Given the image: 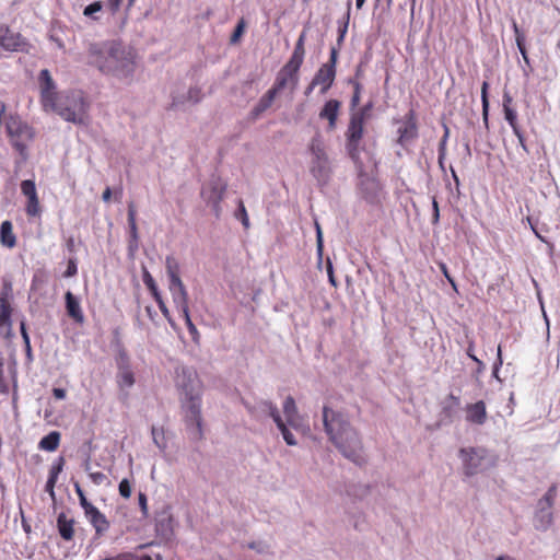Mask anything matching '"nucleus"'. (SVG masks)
Returning <instances> with one entry per match:
<instances>
[{
  "label": "nucleus",
  "mask_w": 560,
  "mask_h": 560,
  "mask_svg": "<svg viewBox=\"0 0 560 560\" xmlns=\"http://www.w3.org/2000/svg\"><path fill=\"white\" fill-rule=\"evenodd\" d=\"M107 42L92 43L88 48V61L96 67V60H106Z\"/></svg>",
  "instance_id": "obj_26"
},
{
  "label": "nucleus",
  "mask_w": 560,
  "mask_h": 560,
  "mask_svg": "<svg viewBox=\"0 0 560 560\" xmlns=\"http://www.w3.org/2000/svg\"><path fill=\"white\" fill-rule=\"evenodd\" d=\"M142 280L145 287L155 283V280L153 279L152 275L147 269L143 270Z\"/></svg>",
  "instance_id": "obj_60"
},
{
  "label": "nucleus",
  "mask_w": 560,
  "mask_h": 560,
  "mask_svg": "<svg viewBox=\"0 0 560 560\" xmlns=\"http://www.w3.org/2000/svg\"><path fill=\"white\" fill-rule=\"evenodd\" d=\"M463 470L467 477L475 476L483 470L487 451L482 447H463L459 450Z\"/></svg>",
  "instance_id": "obj_10"
},
{
  "label": "nucleus",
  "mask_w": 560,
  "mask_h": 560,
  "mask_svg": "<svg viewBox=\"0 0 560 560\" xmlns=\"http://www.w3.org/2000/svg\"><path fill=\"white\" fill-rule=\"evenodd\" d=\"M74 490L79 497L80 505L84 510L85 516L90 515L94 510L97 509L86 499L85 493L79 482H74Z\"/></svg>",
  "instance_id": "obj_34"
},
{
  "label": "nucleus",
  "mask_w": 560,
  "mask_h": 560,
  "mask_svg": "<svg viewBox=\"0 0 560 560\" xmlns=\"http://www.w3.org/2000/svg\"><path fill=\"white\" fill-rule=\"evenodd\" d=\"M11 293V283L4 282L3 288L0 292V334L5 339H10L13 336L11 319L13 307L10 303Z\"/></svg>",
  "instance_id": "obj_11"
},
{
  "label": "nucleus",
  "mask_w": 560,
  "mask_h": 560,
  "mask_svg": "<svg viewBox=\"0 0 560 560\" xmlns=\"http://www.w3.org/2000/svg\"><path fill=\"white\" fill-rule=\"evenodd\" d=\"M513 133L516 136V138L518 140V143L522 147V149L525 152H528V149H527V145H526V141H525V137H524L523 131L521 130V127L516 128V130H513Z\"/></svg>",
  "instance_id": "obj_56"
},
{
  "label": "nucleus",
  "mask_w": 560,
  "mask_h": 560,
  "mask_svg": "<svg viewBox=\"0 0 560 560\" xmlns=\"http://www.w3.org/2000/svg\"><path fill=\"white\" fill-rule=\"evenodd\" d=\"M512 103H513V97L511 96V94L509 92L505 91L503 93V112H504V117H505V120L511 126L512 130H516V128H518L520 126H518V122H517V113L512 107Z\"/></svg>",
  "instance_id": "obj_25"
},
{
  "label": "nucleus",
  "mask_w": 560,
  "mask_h": 560,
  "mask_svg": "<svg viewBox=\"0 0 560 560\" xmlns=\"http://www.w3.org/2000/svg\"><path fill=\"white\" fill-rule=\"evenodd\" d=\"M448 137H450V128L447 127V125H444V135L439 143V159H438L439 165L442 170L444 168V161L446 158V145H447Z\"/></svg>",
  "instance_id": "obj_36"
},
{
  "label": "nucleus",
  "mask_w": 560,
  "mask_h": 560,
  "mask_svg": "<svg viewBox=\"0 0 560 560\" xmlns=\"http://www.w3.org/2000/svg\"><path fill=\"white\" fill-rule=\"evenodd\" d=\"M557 495V486L552 485L548 491L545 493L544 498L540 500V504L545 503L547 509H551L553 505L555 498Z\"/></svg>",
  "instance_id": "obj_43"
},
{
  "label": "nucleus",
  "mask_w": 560,
  "mask_h": 560,
  "mask_svg": "<svg viewBox=\"0 0 560 560\" xmlns=\"http://www.w3.org/2000/svg\"><path fill=\"white\" fill-rule=\"evenodd\" d=\"M40 88V104L45 112H49L54 107V102L61 95L56 92V84L47 69H43L38 75Z\"/></svg>",
  "instance_id": "obj_14"
},
{
  "label": "nucleus",
  "mask_w": 560,
  "mask_h": 560,
  "mask_svg": "<svg viewBox=\"0 0 560 560\" xmlns=\"http://www.w3.org/2000/svg\"><path fill=\"white\" fill-rule=\"evenodd\" d=\"M235 217H236V219L241 220L245 230H247L249 228V218H248L246 208L244 206V202L241 199L238 200V208L235 212Z\"/></svg>",
  "instance_id": "obj_41"
},
{
  "label": "nucleus",
  "mask_w": 560,
  "mask_h": 560,
  "mask_svg": "<svg viewBox=\"0 0 560 560\" xmlns=\"http://www.w3.org/2000/svg\"><path fill=\"white\" fill-rule=\"evenodd\" d=\"M156 304H158V306H159V308H160L161 313L163 314V316L167 319V322H168L172 326H174L173 318H172V316H171L170 310L167 308V306H166V304H165L164 300H163V299L159 300V301L156 302Z\"/></svg>",
  "instance_id": "obj_51"
},
{
  "label": "nucleus",
  "mask_w": 560,
  "mask_h": 560,
  "mask_svg": "<svg viewBox=\"0 0 560 560\" xmlns=\"http://www.w3.org/2000/svg\"><path fill=\"white\" fill-rule=\"evenodd\" d=\"M323 423L329 440L341 454L353 463L361 465L364 462L362 440L348 418L343 413L325 406L323 408Z\"/></svg>",
  "instance_id": "obj_1"
},
{
  "label": "nucleus",
  "mask_w": 560,
  "mask_h": 560,
  "mask_svg": "<svg viewBox=\"0 0 560 560\" xmlns=\"http://www.w3.org/2000/svg\"><path fill=\"white\" fill-rule=\"evenodd\" d=\"M103 8V4L101 1H95L88 7L84 8L83 14L88 18H92L93 20H97V16H94L96 12H100Z\"/></svg>",
  "instance_id": "obj_44"
},
{
  "label": "nucleus",
  "mask_w": 560,
  "mask_h": 560,
  "mask_svg": "<svg viewBox=\"0 0 560 560\" xmlns=\"http://www.w3.org/2000/svg\"><path fill=\"white\" fill-rule=\"evenodd\" d=\"M89 477H90L91 481L96 486H100L107 480L106 475L102 471L90 472Z\"/></svg>",
  "instance_id": "obj_49"
},
{
  "label": "nucleus",
  "mask_w": 560,
  "mask_h": 560,
  "mask_svg": "<svg viewBox=\"0 0 560 560\" xmlns=\"http://www.w3.org/2000/svg\"><path fill=\"white\" fill-rule=\"evenodd\" d=\"M488 89H489V83L487 81H485L481 85V102H482V119H483L486 128H488V124H489Z\"/></svg>",
  "instance_id": "obj_37"
},
{
  "label": "nucleus",
  "mask_w": 560,
  "mask_h": 560,
  "mask_svg": "<svg viewBox=\"0 0 560 560\" xmlns=\"http://www.w3.org/2000/svg\"><path fill=\"white\" fill-rule=\"evenodd\" d=\"M278 93L273 89H269L258 101L257 105L253 108L252 114L258 117L266 112L273 103Z\"/></svg>",
  "instance_id": "obj_27"
},
{
  "label": "nucleus",
  "mask_w": 560,
  "mask_h": 560,
  "mask_svg": "<svg viewBox=\"0 0 560 560\" xmlns=\"http://www.w3.org/2000/svg\"><path fill=\"white\" fill-rule=\"evenodd\" d=\"M0 46L8 51L28 52L30 43L20 33L13 32L8 25L0 24Z\"/></svg>",
  "instance_id": "obj_13"
},
{
  "label": "nucleus",
  "mask_w": 560,
  "mask_h": 560,
  "mask_svg": "<svg viewBox=\"0 0 560 560\" xmlns=\"http://www.w3.org/2000/svg\"><path fill=\"white\" fill-rule=\"evenodd\" d=\"M66 299V308L68 315L78 324H83L84 315L80 306V302L78 299L68 291L65 295Z\"/></svg>",
  "instance_id": "obj_22"
},
{
  "label": "nucleus",
  "mask_w": 560,
  "mask_h": 560,
  "mask_svg": "<svg viewBox=\"0 0 560 560\" xmlns=\"http://www.w3.org/2000/svg\"><path fill=\"white\" fill-rule=\"evenodd\" d=\"M20 330H21V335L23 337V340H24L26 347L30 348V337H28V334L26 331V326H25L24 322H21Z\"/></svg>",
  "instance_id": "obj_62"
},
{
  "label": "nucleus",
  "mask_w": 560,
  "mask_h": 560,
  "mask_svg": "<svg viewBox=\"0 0 560 560\" xmlns=\"http://www.w3.org/2000/svg\"><path fill=\"white\" fill-rule=\"evenodd\" d=\"M350 10H351V0L348 1L346 22H345L343 26L339 28V37H338L339 43H341L343 40V37L347 33L348 23H349V19H350Z\"/></svg>",
  "instance_id": "obj_50"
},
{
  "label": "nucleus",
  "mask_w": 560,
  "mask_h": 560,
  "mask_svg": "<svg viewBox=\"0 0 560 560\" xmlns=\"http://www.w3.org/2000/svg\"><path fill=\"white\" fill-rule=\"evenodd\" d=\"M147 289L150 291L152 298L154 299L155 302H158L159 300L163 299L162 298V294L156 285V283H153L149 287H147Z\"/></svg>",
  "instance_id": "obj_58"
},
{
  "label": "nucleus",
  "mask_w": 560,
  "mask_h": 560,
  "mask_svg": "<svg viewBox=\"0 0 560 560\" xmlns=\"http://www.w3.org/2000/svg\"><path fill=\"white\" fill-rule=\"evenodd\" d=\"M466 420L469 423L481 425L487 421V408L483 400L468 404L465 408Z\"/></svg>",
  "instance_id": "obj_19"
},
{
  "label": "nucleus",
  "mask_w": 560,
  "mask_h": 560,
  "mask_svg": "<svg viewBox=\"0 0 560 560\" xmlns=\"http://www.w3.org/2000/svg\"><path fill=\"white\" fill-rule=\"evenodd\" d=\"M88 103L81 91H72L61 94L49 112L57 113L61 118L73 124H86Z\"/></svg>",
  "instance_id": "obj_4"
},
{
  "label": "nucleus",
  "mask_w": 560,
  "mask_h": 560,
  "mask_svg": "<svg viewBox=\"0 0 560 560\" xmlns=\"http://www.w3.org/2000/svg\"><path fill=\"white\" fill-rule=\"evenodd\" d=\"M165 267L170 280L180 277V266L178 260L174 256H166Z\"/></svg>",
  "instance_id": "obj_35"
},
{
  "label": "nucleus",
  "mask_w": 560,
  "mask_h": 560,
  "mask_svg": "<svg viewBox=\"0 0 560 560\" xmlns=\"http://www.w3.org/2000/svg\"><path fill=\"white\" fill-rule=\"evenodd\" d=\"M327 273H328L329 282L331 283V285L337 287V281L334 276V268H332L330 260L327 261Z\"/></svg>",
  "instance_id": "obj_61"
},
{
  "label": "nucleus",
  "mask_w": 560,
  "mask_h": 560,
  "mask_svg": "<svg viewBox=\"0 0 560 560\" xmlns=\"http://www.w3.org/2000/svg\"><path fill=\"white\" fill-rule=\"evenodd\" d=\"M21 192L26 198L25 213L30 218L39 217L42 214V206L37 195L35 182L25 179L21 183Z\"/></svg>",
  "instance_id": "obj_16"
},
{
  "label": "nucleus",
  "mask_w": 560,
  "mask_h": 560,
  "mask_svg": "<svg viewBox=\"0 0 560 560\" xmlns=\"http://www.w3.org/2000/svg\"><path fill=\"white\" fill-rule=\"evenodd\" d=\"M121 3L122 0H106V5L113 15L119 11Z\"/></svg>",
  "instance_id": "obj_55"
},
{
  "label": "nucleus",
  "mask_w": 560,
  "mask_h": 560,
  "mask_svg": "<svg viewBox=\"0 0 560 560\" xmlns=\"http://www.w3.org/2000/svg\"><path fill=\"white\" fill-rule=\"evenodd\" d=\"M73 524H74L73 520H68L63 513H61L58 516V518H57L58 530H59L60 536L65 540H71L73 538V535H74Z\"/></svg>",
  "instance_id": "obj_29"
},
{
  "label": "nucleus",
  "mask_w": 560,
  "mask_h": 560,
  "mask_svg": "<svg viewBox=\"0 0 560 560\" xmlns=\"http://www.w3.org/2000/svg\"><path fill=\"white\" fill-rule=\"evenodd\" d=\"M139 506L143 516H148V499L145 493L140 492L138 495Z\"/></svg>",
  "instance_id": "obj_53"
},
{
  "label": "nucleus",
  "mask_w": 560,
  "mask_h": 560,
  "mask_svg": "<svg viewBox=\"0 0 560 560\" xmlns=\"http://www.w3.org/2000/svg\"><path fill=\"white\" fill-rule=\"evenodd\" d=\"M246 27V23L244 19H241L234 30V32L231 35L230 42L231 44H236L240 42L242 35L244 34Z\"/></svg>",
  "instance_id": "obj_42"
},
{
  "label": "nucleus",
  "mask_w": 560,
  "mask_h": 560,
  "mask_svg": "<svg viewBox=\"0 0 560 560\" xmlns=\"http://www.w3.org/2000/svg\"><path fill=\"white\" fill-rule=\"evenodd\" d=\"M541 525L539 528L546 529L552 523V513L549 511H545L544 508L540 509L538 515Z\"/></svg>",
  "instance_id": "obj_46"
},
{
  "label": "nucleus",
  "mask_w": 560,
  "mask_h": 560,
  "mask_svg": "<svg viewBox=\"0 0 560 560\" xmlns=\"http://www.w3.org/2000/svg\"><path fill=\"white\" fill-rule=\"evenodd\" d=\"M432 208H433L432 223L436 224L440 220V210H439V203L435 198H433V200H432Z\"/></svg>",
  "instance_id": "obj_59"
},
{
  "label": "nucleus",
  "mask_w": 560,
  "mask_h": 560,
  "mask_svg": "<svg viewBox=\"0 0 560 560\" xmlns=\"http://www.w3.org/2000/svg\"><path fill=\"white\" fill-rule=\"evenodd\" d=\"M350 83L353 86V94H352V97H351V101H350V107H351V110H352V109H355L359 106V104H360L361 92H362V84L359 81H357V80H351Z\"/></svg>",
  "instance_id": "obj_40"
},
{
  "label": "nucleus",
  "mask_w": 560,
  "mask_h": 560,
  "mask_svg": "<svg viewBox=\"0 0 560 560\" xmlns=\"http://www.w3.org/2000/svg\"><path fill=\"white\" fill-rule=\"evenodd\" d=\"M96 67L102 72L127 75L133 71V60L121 45L115 42H107L106 60H96Z\"/></svg>",
  "instance_id": "obj_7"
},
{
  "label": "nucleus",
  "mask_w": 560,
  "mask_h": 560,
  "mask_svg": "<svg viewBox=\"0 0 560 560\" xmlns=\"http://www.w3.org/2000/svg\"><path fill=\"white\" fill-rule=\"evenodd\" d=\"M372 108H373V104L370 102L361 108L352 109L351 114L357 117H361L363 120L366 121L370 117V113H371Z\"/></svg>",
  "instance_id": "obj_45"
},
{
  "label": "nucleus",
  "mask_w": 560,
  "mask_h": 560,
  "mask_svg": "<svg viewBox=\"0 0 560 560\" xmlns=\"http://www.w3.org/2000/svg\"><path fill=\"white\" fill-rule=\"evenodd\" d=\"M5 132L12 148L23 161L28 159V145L35 139V129L18 114L4 118Z\"/></svg>",
  "instance_id": "obj_3"
},
{
  "label": "nucleus",
  "mask_w": 560,
  "mask_h": 560,
  "mask_svg": "<svg viewBox=\"0 0 560 560\" xmlns=\"http://www.w3.org/2000/svg\"><path fill=\"white\" fill-rule=\"evenodd\" d=\"M512 26H513V31L515 33V40H516L517 48H518V50H520L524 61L526 63H528L529 62V58L527 56V50H526V47H525V36L521 32V30H520V27H518V25H517V23L515 21H513Z\"/></svg>",
  "instance_id": "obj_33"
},
{
  "label": "nucleus",
  "mask_w": 560,
  "mask_h": 560,
  "mask_svg": "<svg viewBox=\"0 0 560 560\" xmlns=\"http://www.w3.org/2000/svg\"><path fill=\"white\" fill-rule=\"evenodd\" d=\"M168 289L172 294L173 302L178 310L189 306L188 305V292L186 290L185 284L183 283L182 279H180V277L171 279Z\"/></svg>",
  "instance_id": "obj_18"
},
{
  "label": "nucleus",
  "mask_w": 560,
  "mask_h": 560,
  "mask_svg": "<svg viewBox=\"0 0 560 560\" xmlns=\"http://www.w3.org/2000/svg\"><path fill=\"white\" fill-rule=\"evenodd\" d=\"M93 527L95 528L96 534L101 535L108 530L109 522L106 516L100 512L98 509L94 510L90 515L86 516Z\"/></svg>",
  "instance_id": "obj_28"
},
{
  "label": "nucleus",
  "mask_w": 560,
  "mask_h": 560,
  "mask_svg": "<svg viewBox=\"0 0 560 560\" xmlns=\"http://www.w3.org/2000/svg\"><path fill=\"white\" fill-rule=\"evenodd\" d=\"M61 434L58 431H51L45 435L38 444V447L46 452H54L59 447Z\"/></svg>",
  "instance_id": "obj_30"
},
{
  "label": "nucleus",
  "mask_w": 560,
  "mask_h": 560,
  "mask_svg": "<svg viewBox=\"0 0 560 560\" xmlns=\"http://www.w3.org/2000/svg\"><path fill=\"white\" fill-rule=\"evenodd\" d=\"M338 60V50L335 47L330 49L329 60L323 63L317 72L315 73L313 80V85H317L320 88V93L325 94L334 84L336 79V65Z\"/></svg>",
  "instance_id": "obj_9"
},
{
  "label": "nucleus",
  "mask_w": 560,
  "mask_h": 560,
  "mask_svg": "<svg viewBox=\"0 0 560 560\" xmlns=\"http://www.w3.org/2000/svg\"><path fill=\"white\" fill-rule=\"evenodd\" d=\"M185 320V324L187 326V329L189 331V334L191 335L192 339L196 340V338L198 337V330L196 328V326L194 325L191 318H190V315H189V306L185 307V308H180L178 310Z\"/></svg>",
  "instance_id": "obj_38"
},
{
  "label": "nucleus",
  "mask_w": 560,
  "mask_h": 560,
  "mask_svg": "<svg viewBox=\"0 0 560 560\" xmlns=\"http://www.w3.org/2000/svg\"><path fill=\"white\" fill-rule=\"evenodd\" d=\"M136 215H137L136 205L133 201H130L128 203V225H129L130 236L133 241L138 240V226H137Z\"/></svg>",
  "instance_id": "obj_32"
},
{
  "label": "nucleus",
  "mask_w": 560,
  "mask_h": 560,
  "mask_svg": "<svg viewBox=\"0 0 560 560\" xmlns=\"http://www.w3.org/2000/svg\"><path fill=\"white\" fill-rule=\"evenodd\" d=\"M183 374L188 376L187 384H178L185 395L182 401V407L185 411V422L188 428H191L195 438L201 439L202 418L199 380L190 371L183 370Z\"/></svg>",
  "instance_id": "obj_2"
},
{
  "label": "nucleus",
  "mask_w": 560,
  "mask_h": 560,
  "mask_svg": "<svg viewBox=\"0 0 560 560\" xmlns=\"http://www.w3.org/2000/svg\"><path fill=\"white\" fill-rule=\"evenodd\" d=\"M52 395L56 399L61 400V399L66 398L67 393H66V389H63V388H54Z\"/></svg>",
  "instance_id": "obj_64"
},
{
  "label": "nucleus",
  "mask_w": 560,
  "mask_h": 560,
  "mask_svg": "<svg viewBox=\"0 0 560 560\" xmlns=\"http://www.w3.org/2000/svg\"><path fill=\"white\" fill-rule=\"evenodd\" d=\"M397 132V142L402 147L409 144L418 138V124L413 110H409V113L406 114L402 126L398 128Z\"/></svg>",
  "instance_id": "obj_17"
},
{
  "label": "nucleus",
  "mask_w": 560,
  "mask_h": 560,
  "mask_svg": "<svg viewBox=\"0 0 560 560\" xmlns=\"http://www.w3.org/2000/svg\"><path fill=\"white\" fill-rule=\"evenodd\" d=\"M226 191V184L220 177L211 178L201 189V197L210 205L217 215L221 210V201L224 198Z\"/></svg>",
  "instance_id": "obj_12"
},
{
  "label": "nucleus",
  "mask_w": 560,
  "mask_h": 560,
  "mask_svg": "<svg viewBox=\"0 0 560 560\" xmlns=\"http://www.w3.org/2000/svg\"><path fill=\"white\" fill-rule=\"evenodd\" d=\"M56 480H52V479H47V482H46V486H45V490L46 492H48V494L50 495V498L55 501L56 499V493H55V486H56Z\"/></svg>",
  "instance_id": "obj_57"
},
{
  "label": "nucleus",
  "mask_w": 560,
  "mask_h": 560,
  "mask_svg": "<svg viewBox=\"0 0 560 560\" xmlns=\"http://www.w3.org/2000/svg\"><path fill=\"white\" fill-rule=\"evenodd\" d=\"M118 490H119V494L125 498V499H129L130 495H131V486H130V482L128 479H122L119 483V487H118Z\"/></svg>",
  "instance_id": "obj_48"
},
{
  "label": "nucleus",
  "mask_w": 560,
  "mask_h": 560,
  "mask_svg": "<svg viewBox=\"0 0 560 560\" xmlns=\"http://www.w3.org/2000/svg\"><path fill=\"white\" fill-rule=\"evenodd\" d=\"M78 272V267H77V262L74 259H70L68 261V266H67V270L65 271L63 276L66 278H70V277H73L75 276Z\"/></svg>",
  "instance_id": "obj_52"
},
{
  "label": "nucleus",
  "mask_w": 560,
  "mask_h": 560,
  "mask_svg": "<svg viewBox=\"0 0 560 560\" xmlns=\"http://www.w3.org/2000/svg\"><path fill=\"white\" fill-rule=\"evenodd\" d=\"M265 407L268 409L270 417L277 424L278 429L281 431L282 436L288 445H296V441L293 434L287 428L284 421L282 420L278 408L272 402H264Z\"/></svg>",
  "instance_id": "obj_20"
},
{
  "label": "nucleus",
  "mask_w": 560,
  "mask_h": 560,
  "mask_svg": "<svg viewBox=\"0 0 560 560\" xmlns=\"http://www.w3.org/2000/svg\"><path fill=\"white\" fill-rule=\"evenodd\" d=\"M65 464H66V459H65V457L59 456V457L54 462V464L51 465V467H50V469H49L48 478L57 481V480H58V477H59V475H60V472H61V471H62V469H63Z\"/></svg>",
  "instance_id": "obj_39"
},
{
  "label": "nucleus",
  "mask_w": 560,
  "mask_h": 560,
  "mask_svg": "<svg viewBox=\"0 0 560 560\" xmlns=\"http://www.w3.org/2000/svg\"><path fill=\"white\" fill-rule=\"evenodd\" d=\"M307 150L311 154L310 173L319 185H326L331 177L332 167L320 135L311 139Z\"/></svg>",
  "instance_id": "obj_6"
},
{
  "label": "nucleus",
  "mask_w": 560,
  "mask_h": 560,
  "mask_svg": "<svg viewBox=\"0 0 560 560\" xmlns=\"http://www.w3.org/2000/svg\"><path fill=\"white\" fill-rule=\"evenodd\" d=\"M439 268L440 270L442 271L443 276L446 278V280L448 281V283L452 285L453 290L455 292H457V284L454 280V278L451 276L450 271H448V268L446 266L445 262H439Z\"/></svg>",
  "instance_id": "obj_47"
},
{
  "label": "nucleus",
  "mask_w": 560,
  "mask_h": 560,
  "mask_svg": "<svg viewBox=\"0 0 560 560\" xmlns=\"http://www.w3.org/2000/svg\"><path fill=\"white\" fill-rule=\"evenodd\" d=\"M364 124L365 120H363L361 117H357L350 114L349 124L345 132L346 150L349 158L354 163H358L360 161V144L364 136Z\"/></svg>",
  "instance_id": "obj_8"
},
{
  "label": "nucleus",
  "mask_w": 560,
  "mask_h": 560,
  "mask_svg": "<svg viewBox=\"0 0 560 560\" xmlns=\"http://www.w3.org/2000/svg\"><path fill=\"white\" fill-rule=\"evenodd\" d=\"M305 34L302 33L299 39L295 43L293 52L289 59V61L280 69L277 73L275 83L271 89H273L277 93L282 91L283 89L290 86L294 89L299 82V71L304 61L305 56Z\"/></svg>",
  "instance_id": "obj_5"
},
{
  "label": "nucleus",
  "mask_w": 560,
  "mask_h": 560,
  "mask_svg": "<svg viewBox=\"0 0 560 560\" xmlns=\"http://www.w3.org/2000/svg\"><path fill=\"white\" fill-rule=\"evenodd\" d=\"M202 97L201 90L199 88H190L188 91V100L194 103H198Z\"/></svg>",
  "instance_id": "obj_54"
},
{
  "label": "nucleus",
  "mask_w": 560,
  "mask_h": 560,
  "mask_svg": "<svg viewBox=\"0 0 560 560\" xmlns=\"http://www.w3.org/2000/svg\"><path fill=\"white\" fill-rule=\"evenodd\" d=\"M0 244L7 248L16 246V236L13 232V224L11 221L5 220L0 225Z\"/></svg>",
  "instance_id": "obj_24"
},
{
  "label": "nucleus",
  "mask_w": 560,
  "mask_h": 560,
  "mask_svg": "<svg viewBox=\"0 0 560 560\" xmlns=\"http://www.w3.org/2000/svg\"><path fill=\"white\" fill-rule=\"evenodd\" d=\"M316 228H317V250H318V254L322 255V253H323V235H322V230L318 224H316Z\"/></svg>",
  "instance_id": "obj_63"
},
{
  "label": "nucleus",
  "mask_w": 560,
  "mask_h": 560,
  "mask_svg": "<svg viewBox=\"0 0 560 560\" xmlns=\"http://www.w3.org/2000/svg\"><path fill=\"white\" fill-rule=\"evenodd\" d=\"M283 413L287 419V423L294 429L300 427L301 418L298 413L295 400L293 397L288 396L283 402Z\"/></svg>",
  "instance_id": "obj_23"
},
{
  "label": "nucleus",
  "mask_w": 560,
  "mask_h": 560,
  "mask_svg": "<svg viewBox=\"0 0 560 560\" xmlns=\"http://www.w3.org/2000/svg\"><path fill=\"white\" fill-rule=\"evenodd\" d=\"M117 383L120 388L131 387L135 384V375L128 365L119 366Z\"/></svg>",
  "instance_id": "obj_31"
},
{
  "label": "nucleus",
  "mask_w": 560,
  "mask_h": 560,
  "mask_svg": "<svg viewBox=\"0 0 560 560\" xmlns=\"http://www.w3.org/2000/svg\"><path fill=\"white\" fill-rule=\"evenodd\" d=\"M40 88V104L45 112H49L54 107V102L61 95L56 92V84L47 69H43L38 75Z\"/></svg>",
  "instance_id": "obj_15"
},
{
  "label": "nucleus",
  "mask_w": 560,
  "mask_h": 560,
  "mask_svg": "<svg viewBox=\"0 0 560 560\" xmlns=\"http://www.w3.org/2000/svg\"><path fill=\"white\" fill-rule=\"evenodd\" d=\"M341 103L337 100H329L319 112V118L328 120V127L334 130L337 126Z\"/></svg>",
  "instance_id": "obj_21"
}]
</instances>
